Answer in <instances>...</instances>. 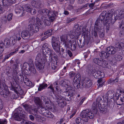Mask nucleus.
Wrapping results in <instances>:
<instances>
[{"mask_svg":"<svg viewBox=\"0 0 124 124\" xmlns=\"http://www.w3.org/2000/svg\"><path fill=\"white\" fill-rule=\"evenodd\" d=\"M112 12L111 10H109L107 12V16L106 11H103L96 20L93 30L94 35L95 37H98L97 32L99 31L100 29L101 28L103 22L105 25V24H106L109 20H112L113 16V13Z\"/></svg>","mask_w":124,"mask_h":124,"instance_id":"nucleus-1","label":"nucleus"},{"mask_svg":"<svg viewBox=\"0 0 124 124\" xmlns=\"http://www.w3.org/2000/svg\"><path fill=\"white\" fill-rule=\"evenodd\" d=\"M74 29L75 30V34H74V33L73 31H70L71 33L70 34L71 35H73L74 36H76V38L77 39V43L79 47L80 48H82L85 45V41L86 43L87 44H88L89 43H92L93 42V40L91 38V36L90 34L89 35H88L87 33H86V31L85 32H84L83 33V35H84V39L85 40L83 42H81V39H79V37L80 36L79 34L77 32V31H79V28L78 27V24H76L75 26L74 27Z\"/></svg>","mask_w":124,"mask_h":124,"instance_id":"nucleus-2","label":"nucleus"},{"mask_svg":"<svg viewBox=\"0 0 124 124\" xmlns=\"http://www.w3.org/2000/svg\"><path fill=\"white\" fill-rule=\"evenodd\" d=\"M14 113L13 117L15 120L18 121L23 120L21 122V124H31L32 123V122L30 121L23 119L26 114L22 108L19 107L17 108L14 111Z\"/></svg>","mask_w":124,"mask_h":124,"instance_id":"nucleus-3","label":"nucleus"},{"mask_svg":"<svg viewBox=\"0 0 124 124\" xmlns=\"http://www.w3.org/2000/svg\"><path fill=\"white\" fill-rule=\"evenodd\" d=\"M102 99L101 97H99L96 99V106L94 107L93 105V113L95 115L98 113L99 109L101 113H102L104 112L106 110L107 107L105 105L102 104V105L101 104V102Z\"/></svg>","mask_w":124,"mask_h":124,"instance_id":"nucleus-4","label":"nucleus"},{"mask_svg":"<svg viewBox=\"0 0 124 124\" xmlns=\"http://www.w3.org/2000/svg\"><path fill=\"white\" fill-rule=\"evenodd\" d=\"M25 76H22L21 74L19 75L18 77H17V79H16V77L15 76H14L13 78V82L12 83H11V90L17 93V91H19V90L17 87H16V85L18 82H23L24 80Z\"/></svg>","mask_w":124,"mask_h":124,"instance_id":"nucleus-5","label":"nucleus"},{"mask_svg":"<svg viewBox=\"0 0 124 124\" xmlns=\"http://www.w3.org/2000/svg\"><path fill=\"white\" fill-rule=\"evenodd\" d=\"M39 13L40 14H43L45 15H47L48 18L51 21H53L55 18V16L57 15L56 11H54L51 12L50 10L46 9H43L39 10Z\"/></svg>","mask_w":124,"mask_h":124,"instance_id":"nucleus-6","label":"nucleus"},{"mask_svg":"<svg viewBox=\"0 0 124 124\" xmlns=\"http://www.w3.org/2000/svg\"><path fill=\"white\" fill-rule=\"evenodd\" d=\"M116 16L118 17H120V18L124 17L121 21L119 22V28L122 27L120 32V33L122 35H124V9H123L120 12L119 11H117L116 12Z\"/></svg>","mask_w":124,"mask_h":124,"instance_id":"nucleus-7","label":"nucleus"},{"mask_svg":"<svg viewBox=\"0 0 124 124\" xmlns=\"http://www.w3.org/2000/svg\"><path fill=\"white\" fill-rule=\"evenodd\" d=\"M50 50L48 53L49 55V58L47 57L48 54L44 56L46 60L48 63H50L51 62H54L57 61L58 59V56L52 50Z\"/></svg>","mask_w":124,"mask_h":124,"instance_id":"nucleus-8","label":"nucleus"},{"mask_svg":"<svg viewBox=\"0 0 124 124\" xmlns=\"http://www.w3.org/2000/svg\"><path fill=\"white\" fill-rule=\"evenodd\" d=\"M93 112L89 109L83 110L80 114V116L85 122H87L88 120V118L91 119L93 118Z\"/></svg>","mask_w":124,"mask_h":124,"instance_id":"nucleus-9","label":"nucleus"},{"mask_svg":"<svg viewBox=\"0 0 124 124\" xmlns=\"http://www.w3.org/2000/svg\"><path fill=\"white\" fill-rule=\"evenodd\" d=\"M3 87V88L2 86H0V94L5 98L10 97L11 93L9 92L7 85H5Z\"/></svg>","mask_w":124,"mask_h":124,"instance_id":"nucleus-10","label":"nucleus"},{"mask_svg":"<svg viewBox=\"0 0 124 124\" xmlns=\"http://www.w3.org/2000/svg\"><path fill=\"white\" fill-rule=\"evenodd\" d=\"M61 40L62 42L63 45L66 49L69 48L70 46L72 41L68 40V37L67 35H63L61 37Z\"/></svg>","mask_w":124,"mask_h":124,"instance_id":"nucleus-11","label":"nucleus"},{"mask_svg":"<svg viewBox=\"0 0 124 124\" xmlns=\"http://www.w3.org/2000/svg\"><path fill=\"white\" fill-rule=\"evenodd\" d=\"M28 30L31 34L32 35L35 33H36L39 30L38 26L35 24L30 23L29 24L28 27Z\"/></svg>","mask_w":124,"mask_h":124,"instance_id":"nucleus-12","label":"nucleus"},{"mask_svg":"<svg viewBox=\"0 0 124 124\" xmlns=\"http://www.w3.org/2000/svg\"><path fill=\"white\" fill-rule=\"evenodd\" d=\"M61 86L65 87L66 88H69L72 87L71 82L70 80L65 79L64 80H61L60 83Z\"/></svg>","mask_w":124,"mask_h":124,"instance_id":"nucleus-13","label":"nucleus"},{"mask_svg":"<svg viewBox=\"0 0 124 124\" xmlns=\"http://www.w3.org/2000/svg\"><path fill=\"white\" fill-rule=\"evenodd\" d=\"M92 82L90 80H86L85 79L82 81L81 88H89L92 85Z\"/></svg>","mask_w":124,"mask_h":124,"instance_id":"nucleus-14","label":"nucleus"},{"mask_svg":"<svg viewBox=\"0 0 124 124\" xmlns=\"http://www.w3.org/2000/svg\"><path fill=\"white\" fill-rule=\"evenodd\" d=\"M48 45L47 44L45 43L42 46V50L44 56L48 53L50 50H51L48 48Z\"/></svg>","mask_w":124,"mask_h":124,"instance_id":"nucleus-15","label":"nucleus"},{"mask_svg":"<svg viewBox=\"0 0 124 124\" xmlns=\"http://www.w3.org/2000/svg\"><path fill=\"white\" fill-rule=\"evenodd\" d=\"M105 76V74L103 72L101 71H98L95 73H93V77L96 79L102 78Z\"/></svg>","mask_w":124,"mask_h":124,"instance_id":"nucleus-16","label":"nucleus"},{"mask_svg":"<svg viewBox=\"0 0 124 124\" xmlns=\"http://www.w3.org/2000/svg\"><path fill=\"white\" fill-rule=\"evenodd\" d=\"M106 51L109 54V55L110 54H115L116 51V48L112 46L107 47L106 49Z\"/></svg>","mask_w":124,"mask_h":124,"instance_id":"nucleus-17","label":"nucleus"},{"mask_svg":"<svg viewBox=\"0 0 124 124\" xmlns=\"http://www.w3.org/2000/svg\"><path fill=\"white\" fill-rule=\"evenodd\" d=\"M32 35L28 31L24 30L21 33V36L22 37L25 39L29 38L30 37V35Z\"/></svg>","mask_w":124,"mask_h":124,"instance_id":"nucleus-18","label":"nucleus"},{"mask_svg":"<svg viewBox=\"0 0 124 124\" xmlns=\"http://www.w3.org/2000/svg\"><path fill=\"white\" fill-rule=\"evenodd\" d=\"M106 97L108 100L113 99L114 101V94L112 91H108L106 94Z\"/></svg>","mask_w":124,"mask_h":124,"instance_id":"nucleus-19","label":"nucleus"},{"mask_svg":"<svg viewBox=\"0 0 124 124\" xmlns=\"http://www.w3.org/2000/svg\"><path fill=\"white\" fill-rule=\"evenodd\" d=\"M59 43H52V46L55 51L56 53L59 54L61 53L59 46Z\"/></svg>","mask_w":124,"mask_h":124,"instance_id":"nucleus-20","label":"nucleus"},{"mask_svg":"<svg viewBox=\"0 0 124 124\" xmlns=\"http://www.w3.org/2000/svg\"><path fill=\"white\" fill-rule=\"evenodd\" d=\"M41 19L42 21H43L45 24V25L49 26L50 25L51 21V20H50L49 18L48 19L45 17L42 16L41 17Z\"/></svg>","mask_w":124,"mask_h":124,"instance_id":"nucleus-21","label":"nucleus"},{"mask_svg":"<svg viewBox=\"0 0 124 124\" xmlns=\"http://www.w3.org/2000/svg\"><path fill=\"white\" fill-rule=\"evenodd\" d=\"M115 46L116 48L118 49V50L121 49L122 51H124V43L119 42L116 43Z\"/></svg>","mask_w":124,"mask_h":124,"instance_id":"nucleus-22","label":"nucleus"},{"mask_svg":"<svg viewBox=\"0 0 124 124\" xmlns=\"http://www.w3.org/2000/svg\"><path fill=\"white\" fill-rule=\"evenodd\" d=\"M29 62V63L28 64L29 65V68L28 69L31 72L33 71L34 72H33V73L34 72L35 69L34 68L32 60L31 59H30Z\"/></svg>","mask_w":124,"mask_h":124,"instance_id":"nucleus-23","label":"nucleus"},{"mask_svg":"<svg viewBox=\"0 0 124 124\" xmlns=\"http://www.w3.org/2000/svg\"><path fill=\"white\" fill-rule=\"evenodd\" d=\"M65 92L66 93L67 92V93L70 95L71 96H73L75 94V92L74 88L71 87L69 88H66Z\"/></svg>","mask_w":124,"mask_h":124,"instance_id":"nucleus-24","label":"nucleus"},{"mask_svg":"<svg viewBox=\"0 0 124 124\" xmlns=\"http://www.w3.org/2000/svg\"><path fill=\"white\" fill-rule=\"evenodd\" d=\"M11 40L9 39L6 38L4 40V44H6V48H8L10 46H13L15 44V43H11Z\"/></svg>","mask_w":124,"mask_h":124,"instance_id":"nucleus-25","label":"nucleus"},{"mask_svg":"<svg viewBox=\"0 0 124 124\" xmlns=\"http://www.w3.org/2000/svg\"><path fill=\"white\" fill-rule=\"evenodd\" d=\"M59 100L58 101V105L61 108H63L66 105V103L64 100L62 98L59 99Z\"/></svg>","mask_w":124,"mask_h":124,"instance_id":"nucleus-26","label":"nucleus"},{"mask_svg":"<svg viewBox=\"0 0 124 124\" xmlns=\"http://www.w3.org/2000/svg\"><path fill=\"white\" fill-rule=\"evenodd\" d=\"M100 57L104 59L108 58L109 56V54L105 51H102L99 54Z\"/></svg>","mask_w":124,"mask_h":124,"instance_id":"nucleus-27","label":"nucleus"},{"mask_svg":"<svg viewBox=\"0 0 124 124\" xmlns=\"http://www.w3.org/2000/svg\"><path fill=\"white\" fill-rule=\"evenodd\" d=\"M100 66L103 68L108 69H110L111 68V66L108 64L107 62L106 61L103 60Z\"/></svg>","mask_w":124,"mask_h":124,"instance_id":"nucleus-28","label":"nucleus"},{"mask_svg":"<svg viewBox=\"0 0 124 124\" xmlns=\"http://www.w3.org/2000/svg\"><path fill=\"white\" fill-rule=\"evenodd\" d=\"M24 79V82L25 85L29 86H33L32 82L27 78L26 76Z\"/></svg>","mask_w":124,"mask_h":124,"instance_id":"nucleus-29","label":"nucleus"},{"mask_svg":"<svg viewBox=\"0 0 124 124\" xmlns=\"http://www.w3.org/2000/svg\"><path fill=\"white\" fill-rule=\"evenodd\" d=\"M21 105L24 108L25 110L27 111L30 114L31 113V108L28 104L23 103Z\"/></svg>","mask_w":124,"mask_h":124,"instance_id":"nucleus-30","label":"nucleus"},{"mask_svg":"<svg viewBox=\"0 0 124 124\" xmlns=\"http://www.w3.org/2000/svg\"><path fill=\"white\" fill-rule=\"evenodd\" d=\"M35 65L36 66L37 69L39 70H42L44 69V65L43 63H41L40 62H37L35 63Z\"/></svg>","mask_w":124,"mask_h":124,"instance_id":"nucleus-31","label":"nucleus"},{"mask_svg":"<svg viewBox=\"0 0 124 124\" xmlns=\"http://www.w3.org/2000/svg\"><path fill=\"white\" fill-rule=\"evenodd\" d=\"M103 60L101 58H95L93 59V62L100 66Z\"/></svg>","mask_w":124,"mask_h":124,"instance_id":"nucleus-32","label":"nucleus"},{"mask_svg":"<svg viewBox=\"0 0 124 124\" xmlns=\"http://www.w3.org/2000/svg\"><path fill=\"white\" fill-rule=\"evenodd\" d=\"M73 86L75 88L77 89L80 88H81V86H80V81H76L73 80Z\"/></svg>","mask_w":124,"mask_h":124,"instance_id":"nucleus-33","label":"nucleus"},{"mask_svg":"<svg viewBox=\"0 0 124 124\" xmlns=\"http://www.w3.org/2000/svg\"><path fill=\"white\" fill-rule=\"evenodd\" d=\"M118 77H117L115 79H114L113 78H111L109 79L108 81V84H113L117 82L118 81Z\"/></svg>","mask_w":124,"mask_h":124,"instance_id":"nucleus-34","label":"nucleus"},{"mask_svg":"<svg viewBox=\"0 0 124 124\" xmlns=\"http://www.w3.org/2000/svg\"><path fill=\"white\" fill-rule=\"evenodd\" d=\"M24 11L23 9H16L15 10V12L16 14H20L21 16H23L25 14Z\"/></svg>","mask_w":124,"mask_h":124,"instance_id":"nucleus-35","label":"nucleus"},{"mask_svg":"<svg viewBox=\"0 0 124 124\" xmlns=\"http://www.w3.org/2000/svg\"><path fill=\"white\" fill-rule=\"evenodd\" d=\"M76 41H73L71 42V45L69 48L72 51H74L76 49Z\"/></svg>","mask_w":124,"mask_h":124,"instance_id":"nucleus-36","label":"nucleus"},{"mask_svg":"<svg viewBox=\"0 0 124 124\" xmlns=\"http://www.w3.org/2000/svg\"><path fill=\"white\" fill-rule=\"evenodd\" d=\"M40 109L39 112L41 113L44 116H45L47 112L49 111L48 110L46 109L45 108L41 107L39 108Z\"/></svg>","mask_w":124,"mask_h":124,"instance_id":"nucleus-37","label":"nucleus"},{"mask_svg":"<svg viewBox=\"0 0 124 124\" xmlns=\"http://www.w3.org/2000/svg\"><path fill=\"white\" fill-rule=\"evenodd\" d=\"M76 123L77 124H84L85 122L83 119L80 117L77 118L75 120Z\"/></svg>","mask_w":124,"mask_h":124,"instance_id":"nucleus-38","label":"nucleus"},{"mask_svg":"<svg viewBox=\"0 0 124 124\" xmlns=\"http://www.w3.org/2000/svg\"><path fill=\"white\" fill-rule=\"evenodd\" d=\"M34 101L35 103L37 105L40 106L42 104V102L40 99L39 97L34 98Z\"/></svg>","mask_w":124,"mask_h":124,"instance_id":"nucleus-39","label":"nucleus"},{"mask_svg":"<svg viewBox=\"0 0 124 124\" xmlns=\"http://www.w3.org/2000/svg\"><path fill=\"white\" fill-rule=\"evenodd\" d=\"M41 100L42 102L43 101L44 102H45V104H49V99H48L47 97L45 96H42L41 97Z\"/></svg>","mask_w":124,"mask_h":124,"instance_id":"nucleus-40","label":"nucleus"},{"mask_svg":"<svg viewBox=\"0 0 124 124\" xmlns=\"http://www.w3.org/2000/svg\"><path fill=\"white\" fill-rule=\"evenodd\" d=\"M122 57L121 55L116 54L114 55V60L116 62L119 61L122 59Z\"/></svg>","mask_w":124,"mask_h":124,"instance_id":"nucleus-41","label":"nucleus"},{"mask_svg":"<svg viewBox=\"0 0 124 124\" xmlns=\"http://www.w3.org/2000/svg\"><path fill=\"white\" fill-rule=\"evenodd\" d=\"M47 86V84L43 83L39 85V87L38 88V90L39 91H41L43 89L46 88Z\"/></svg>","mask_w":124,"mask_h":124,"instance_id":"nucleus-42","label":"nucleus"},{"mask_svg":"<svg viewBox=\"0 0 124 124\" xmlns=\"http://www.w3.org/2000/svg\"><path fill=\"white\" fill-rule=\"evenodd\" d=\"M99 31V35L100 38H103L104 36V31L103 30L101 29V28L100 29Z\"/></svg>","mask_w":124,"mask_h":124,"instance_id":"nucleus-43","label":"nucleus"},{"mask_svg":"<svg viewBox=\"0 0 124 124\" xmlns=\"http://www.w3.org/2000/svg\"><path fill=\"white\" fill-rule=\"evenodd\" d=\"M24 8L23 9H24L28 12L30 11V10L31 9L30 5L28 4L25 5L24 6Z\"/></svg>","mask_w":124,"mask_h":124,"instance_id":"nucleus-44","label":"nucleus"},{"mask_svg":"<svg viewBox=\"0 0 124 124\" xmlns=\"http://www.w3.org/2000/svg\"><path fill=\"white\" fill-rule=\"evenodd\" d=\"M37 120L38 121L40 122H44L45 119L44 118L41 117L40 116L37 115L36 116Z\"/></svg>","mask_w":124,"mask_h":124,"instance_id":"nucleus-45","label":"nucleus"},{"mask_svg":"<svg viewBox=\"0 0 124 124\" xmlns=\"http://www.w3.org/2000/svg\"><path fill=\"white\" fill-rule=\"evenodd\" d=\"M73 97L72 96H71V95L68 94L67 93H66V95L65 97H64V98L65 100L67 101H70Z\"/></svg>","mask_w":124,"mask_h":124,"instance_id":"nucleus-46","label":"nucleus"},{"mask_svg":"<svg viewBox=\"0 0 124 124\" xmlns=\"http://www.w3.org/2000/svg\"><path fill=\"white\" fill-rule=\"evenodd\" d=\"M5 46V45L3 42L0 43V55L4 50Z\"/></svg>","mask_w":124,"mask_h":124,"instance_id":"nucleus-47","label":"nucleus"},{"mask_svg":"<svg viewBox=\"0 0 124 124\" xmlns=\"http://www.w3.org/2000/svg\"><path fill=\"white\" fill-rule=\"evenodd\" d=\"M51 62V63L52 69L54 70H55L57 68L56 64L57 63V61L54 62Z\"/></svg>","mask_w":124,"mask_h":124,"instance_id":"nucleus-48","label":"nucleus"},{"mask_svg":"<svg viewBox=\"0 0 124 124\" xmlns=\"http://www.w3.org/2000/svg\"><path fill=\"white\" fill-rule=\"evenodd\" d=\"M80 75L79 74H77L75 76L73 80L76 81H80Z\"/></svg>","mask_w":124,"mask_h":124,"instance_id":"nucleus-49","label":"nucleus"},{"mask_svg":"<svg viewBox=\"0 0 124 124\" xmlns=\"http://www.w3.org/2000/svg\"><path fill=\"white\" fill-rule=\"evenodd\" d=\"M45 115V116L49 118H52L54 117L53 115L50 112L48 111Z\"/></svg>","mask_w":124,"mask_h":124,"instance_id":"nucleus-50","label":"nucleus"},{"mask_svg":"<svg viewBox=\"0 0 124 124\" xmlns=\"http://www.w3.org/2000/svg\"><path fill=\"white\" fill-rule=\"evenodd\" d=\"M59 43V39L55 37H53L52 38V43Z\"/></svg>","mask_w":124,"mask_h":124,"instance_id":"nucleus-51","label":"nucleus"},{"mask_svg":"<svg viewBox=\"0 0 124 124\" xmlns=\"http://www.w3.org/2000/svg\"><path fill=\"white\" fill-rule=\"evenodd\" d=\"M14 92L15 93V91ZM11 93V96L10 97H11V99H16L17 98L18 96L17 94H13L12 93Z\"/></svg>","mask_w":124,"mask_h":124,"instance_id":"nucleus-52","label":"nucleus"},{"mask_svg":"<svg viewBox=\"0 0 124 124\" xmlns=\"http://www.w3.org/2000/svg\"><path fill=\"white\" fill-rule=\"evenodd\" d=\"M5 1L4 0V1H2L1 4L2 5H3L4 6H10L11 5V4L10 3V2H9V0L7 1V2H4Z\"/></svg>","mask_w":124,"mask_h":124,"instance_id":"nucleus-53","label":"nucleus"},{"mask_svg":"<svg viewBox=\"0 0 124 124\" xmlns=\"http://www.w3.org/2000/svg\"><path fill=\"white\" fill-rule=\"evenodd\" d=\"M88 71L89 74H92L93 72V67L89 65L88 66Z\"/></svg>","mask_w":124,"mask_h":124,"instance_id":"nucleus-54","label":"nucleus"},{"mask_svg":"<svg viewBox=\"0 0 124 124\" xmlns=\"http://www.w3.org/2000/svg\"><path fill=\"white\" fill-rule=\"evenodd\" d=\"M119 98L118 97L116 98V103L117 105H121L123 103L121 101V100H119Z\"/></svg>","mask_w":124,"mask_h":124,"instance_id":"nucleus-55","label":"nucleus"},{"mask_svg":"<svg viewBox=\"0 0 124 124\" xmlns=\"http://www.w3.org/2000/svg\"><path fill=\"white\" fill-rule=\"evenodd\" d=\"M40 55L39 54H38L36 57L35 62H40L41 59L40 58Z\"/></svg>","mask_w":124,"mask_h":124,"instance_id":"nucleus-56","label":"nucleus"},{"mask_svg":"<svg viewBox=\"0 0 124 124\" xmlns=\"http://www.w3.org/2000/svg\"><path fill=\"white\" fill-rule=\"evenodd\" d=\"M56 90L59 93H61L62 92V90L60 88L59 85H57L55 86Z\"/></svg>","mask_w":124,"mask_h":124,"instance_id":"nucleus-57","label":"nucleus"},{"mask_svg":"<svg viewBox=\"0 0 124 124\" xmlns=\"http://www.w3.org/2000/svg\"><path fill=\"white\" fill-rule=\"evenodd\" d=\"M13 15L12 13H10L7 16V19L8 21H10L11 20Z\"/></svg>","mask_w":124,"mask_h":124,"instance_id":"nucleus-58","label":"nucleus"},{"mask_svg":"<svg viewBox=\"0 0 124 124\" xmlns=\"http://www.w3.org/2000/svg\"><path fill=\"white\" fill-rule=\"evenodd\" d=\"M7 121L6 119H0V124H6Z\"/></svg>","mask_w":124,"mask_h":124,"instance_id":"nucleus-59","label":"nucleus"},{"mask_svg":"<svg viewBox=\"0 0 124 124\" xmlns=\"http://www.w3.org/2000/svg\"><path fill=\"white\" fill-rule=\"evenodd\" d=\"M28 12L30 13L32 15H34L36 13V11L34 9H32L31 8V9L30 10V11H29Z\"/></svg>","mask_w":124,"mask_h":124,"instance_id":"nucleus-60","label":"nucleus"},{"mask_svg":"<svg viewBox=\"0 0 124 124\" xmlns=\"http://www.w3.org/2000/svg\"><path fill=\"white\" fill-rule=\"evenodd\" d=\"M17 70H14L13 78L14 76H15L16 77V79H17V77H18V76L17 75Z\"/></svg>","mask_w":124,"mask_h":124,"instance_id":"nucleus-61","label":"nucleus"},{"mask_svg":"<svg viewBox=\"0 0 124 124\" xmlns=\"http://www.w3.org/2000/svg\"><path fill=\"white\" fill-rule=\"evenodd\" d=\"M39 42L38 41H36L34 42L33 43L32 45L33 46L35 47H38L39 44Z\"/></svg>","mask_w":124,"mask_h":124,"instance_id":"nucleus-62","label":"nucleus"},{"mask_svg":"<svg viewBox=\"0 0 124 124\" xmlns=\"http://www.w3.org/2000/svg\"><path fill=\"white\" fill-rule=\"evenodd\" d=\"M75 20L74 18H68L66 20L67 23H69L71 21H73Z\"/></svg>","mask_w":124,"mask_h":124,"instance_id":"nucleus-63","label":"nucleus"},{"mask_svg":"<svg viewBox=\"0 0 124 124\" xmlns=\"http://www.w3.org/2000/svg\"><path fill=\"white\" fill-rule=\"evenodd\" d=\"M2 20L4 22V23H6L7 22V19L6 16H4L2 17Z\"/></svg>","mask_w":124,"mask_h":124,"instance_id":"nucleus-64","label":"nucleus"}]
</instances>
